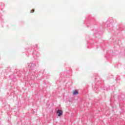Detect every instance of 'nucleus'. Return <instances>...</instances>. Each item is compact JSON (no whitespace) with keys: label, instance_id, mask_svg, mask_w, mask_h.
Instances as JSON below:
<instances>
[{"label":"nucleus","instance_id":"obj_1","mask_svg":"<svg viewBox=\"0 0 125 125\" xmlns=\"http://www.w3.org/2000/svg\"><path fill=\"white\" fill-rule=\"evenodd\" d=\"M57 114L59 117H61V116L63 115V111L62 110L59 109L57 111Z\"/></svg>","mask_w":125,"mask_h":125},{"label":"nucleus","instance_id":"obj_2","mask_svg":"<svg viewBox=\"0 0 125 125\" xmlns=\"http://www.w3.org/2000/svg\"><path fill=\"white\" fill-rule=\"evenodd\" d=\"M72 95H78L79 94V92L77 90H74L72 91Z\"/></svg>","mask_w":125,"mask_h":125},{"label":"nucleus","instance_id":"obj_3","mask_svg":"<svg viewBox=\"0 0 125 125\" xmlns=\"http://www.w3.org/2000/svg\"><path fill=\"white\" fill-rule=\"evenodd\" d=\"M34 11H35V10L34 9H32L30 11V13H33Z\"/></svg>","mask_w":125,"mask_h":125}]
</instances>
